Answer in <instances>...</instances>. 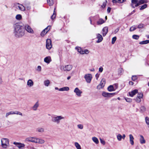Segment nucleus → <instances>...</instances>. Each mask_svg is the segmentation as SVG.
Instances as JSON below:
<instances>
[{
    "instance_id": "nucleus-1",
    "label": "nucleus",
    "mask_w": 149,
    "mask_h": 149,
    "mask_svg": "<svg viewBox=\"0 0 149 149\" xmlns=\"http://www.w3.org/2000/svg\"><path fill=\"white\" fill-rule=\"evenodd\" d=\"M13 34L16 38H20L25 34V29L24 27L18 23L13 25Z\"/></svg>"
},
{
    "instance_id": "nucleus-2",
    "label": "nucleus",
    "mask_w": 149,
    "mask_h": 149,
    "mask_svg": "<svg viewBox=\"0 0 149 149\" xmlns=\"http://www.w3.org/2000/svg\"><path fill=\"white\" fill-rule=\"evenodd\" d=\"M52 121L53 123H56L58 124L60 123L61 120L65 118L64 117L61 116H52Z\"/></svg>"
},
{
    "instance_id": "nucleus-3",
    "label": "nucleus",
    "mask_w": 149,
    "mask_h": 149,
    "mask_svg": "<svg viewBox=\"0 0 149 149\" xmlns=\"http://www.w3.org/2000/svg\"><path fill=\"white\" fill-rule=\"evenodd\" d=\"M25 30H26L28 33L33 34L34 31L31 27L28 24H25L24 26Z\"/></svg>"
},
{
    "instance_id": "nucleus-4",
    "label": "nucleus",
    "mask_w": 149,
    "mask_h": 149,
    "mask_svg": "<svg viewBox=\"0 0 149 149\" xmlns=\"http://www.w3.org/2000/svg\"><path fill=\"white\" fill-rule=\"evenodd\" d=\"M9 143V140L7 139L3 138L1 140V143L2 147L6 148Z\"/></svg>"
},
{
    "instance_id": "nucleus-5",
    "label": "nucleus",
    "mask_w": 149,
    "mask_h": 149,
    "mask_svg": "<svg viewBox=\"0 0 149 149\" xmlns=\"http://www.w3.org/2000/svg\"><path fill=\"white\" fill-rule=\"evenodd\" d=\"M72 68V66L70 65H65L64 67L63 66H61V69L62 70L63 69V70L65 71H69L71 70Z\"/></svg>"
},
{
    "instance_id": "nucleus-6",
    "label": "nucleus",
    "mask_w": 149,
    "mask_h": 149,
    "mask_svg": "<svg viewBox=\"0 0 149 149\" xmlns=\"http://www.w3.org/2000/svg\"><path fill=\"white\" fill-rule=\"evenodd\" d=\"M46 48L49 50L51 49L52 47V41L49 39H47L46 40Z\"/></svg>"
},
{
    "instance_id": "nucleus-7",
    "label": "nucleus",
    "mask_w": 149,
    "mask_h": 149,
    "mask_svg": "<svg viewBox=\"0 0 149 149\" xmlns=\"http://www.w3.org/2000/svg\"><path fill=\"white\" fill-rule=\"evenodd\" d=\"M105 83V79L104 78L102 79L100 84L97 86V88L98 89H100L102 88L104 86Z\"/></svg>"
},
{
    "instance_id": "nucleus-8",
    "label": "nucleus",
    "mask_w": 149,
    "mask_h": 149,
    "mask_svg": "<svg viewBox=\"0 0 149 149\" xmlns=\"http://www.w3.org/2000/svg\"><path fill=\"white\" fill-rule=\"evenodd\" d=\"M92 78V75L90 74H87L84 76V78L85 79L86 81L88 83L91 82Z\"/></svg>"
},
{
    "instance_id": "nucleus-9",
    "label": "nucleus",
    "mask_w": 149,
    "mask_h": 149,
    "mask_svg": "<svg viewBox=\"0 0 149 149\" xmlns=\"http://www.w3.org/2000/svg\"><path fill=\"white\" fill-rule=\"evenodd\" d=\"M74 92L75 93L77 97H79L81 96L82 91L80 90L78 88H76L74 91Z\"/></svg>"
},
{
    "instance_id": "nucleus-10",
    "label": "nucleus",
    "mask_w": 149,
    "mask_h": 149,
    "mask_svg": "<svg viewBox=\"0 0 149 149\" xmlns=\"http://www.w3.org/2000/svg\"><path fill=\"white\" fill-rule=\"evenodd\" d=\"M13 144L15 145L17 147L20 149H23L25 146V145L24 144L16 142H14Z\"/></svg>"
},
{
    "instance_id": "nucleus-11",
    "label": "nucleus",
    "mask_w": 149,
    "mask_h": 149,
    "mask_svg": "<svg viewBox=\"0 0 149 149\" xmlns=\"http://www.w3.org/2000/svg\"><path fill=\"white\" fill-rule=\"evenodd\" d=\"M36 139L37 138L30 137L26 138L25 139V141L27 142H30L36 143Z\"/></svg>"
},
{
    "instance_id": "nucleus-12",
    "label": "nucleus",
    "mask_w": 149,
    "mask_h": 149,
    "mask_svg": "<svg viewBox=\"0 0 149 149\" xmlns=\"http://www.w3.org/2000/svg\"><path fill=\"white\" fill-rule=\"evenodd\" d=\"M39 105L38 102H37L34 105L31 107L32 109L34 111H36Z\"/></svg>"
},
{
    "instance_id": "nucleus-13",
    "label": "nucleus",
    "mask_w": 149,
    "mask_h": 149,
    "mask_svg": "<svg viewBox=\"0 0 149 149\" xmlns=\"http://www.w3.org/2000/svg\"><path fill=\"white\" fill-rule=\"evenodd\" d=\"M108 28L107 27H104L102 29V34L103 36H105L108 32Z\"/></svg>"
},
{
    "instance_id": "nucleus-14",
    "label": "nucleus",
    "mask_w": 149,
    "mask_h": 149,
    "mask_svg": "<svg viewBox=\"0 0 149 149\" xmlns=\"http://www.w3.org/2000/svg\"><path fill=\"white\" fill-rule=\"evenodd\" d=\"M146 3L145 1L144 0H140L139 2H138V1L137 2H136V3H134L135 4V6H134L135 7H137L139 6V5L145 3Z\"/></svg>"
},
{
    "instance_id": "nucleus-15",
    "label": "nucleus",
    "mask_w": 149,
    "mask_h": 149,
    "mask_svg": "<svg viewBox=\"0 0 149 149\" xmlns=\"http://www.w3.org/2000/svg\"><path fill=\"white\" fill-rule=\"evenodd\" d=\"M17 4L18 5L17 6V8L19 9V10L22 11H24L25 10V8L24 6L18 3Z\"/></svg>"
},
{
    "instance_id": "nucleus-16",
    "label": "nucleus",
    "mask_w": 149,
    "mask_h": 149,
    "mask_svg": "<svg viewBox=\"0 0 149 149\" xmlns=\"http://www.w3.org/2000/svg\"><path fill=\"white\" fill-rule=\"evenodd\" d=\"M138 92V90L135 89L133 91H131V92H129V95L132 97H133L134 95L136 94Z\"/></svg>"
},
{
    "instance_id": "nucleus-17",
    "label": "nucleus",
    "mask_w": 149,
    "mask_h": 149,
    "mask_svg": "<svg viewBox=\"0 0 149 149\" xmlns=\"http://www.w3.org/2000/svg\"><path fill=\"white\" fill-rule=\"evenodd\" d=\"M44 61L47 64L49 63L51 61L52 59L50 56L46 57L44 59Z\"/></svg>"
},
{
    "instance_id": "nucleus-18",
    "label": "nucleus",
    "mask_w": 149,
    "mask_h": 149,
    "mask_svg": "<svg viewBox=\"0 0 149 149\" xmlns=\"http://www.w3.org/2000/svg\"><path fill=\"white\" fill-rule=\"evenodd\" d=\"M97 38L98 40L97 41V43H100L103 40V38L102 36L100 34H97Z\"/></svg>"
},
{
    "instance_id": "nucleus-19",
    "label": "nucleus",
    "mask_w": 149,
    "mask_h": 149,
    "mask_svg": "<svg viewBox=\"0 0 149 149\" xmlns=\"http://www.w3.org/2000/svg\"><path fill=\"white\" fill-rule=\"evenodd\" d=\"M36 141V143H38L41 144H43L45 142V141L44 140L39 138H37Z\"/></svg>"
},
{
    "instance_id": "nucleus-20",
    "label": "nucleus",
    "mask_w": 149,
    "mask_h": 149,
    "mask_svg": "<svg viewBox=\"0 0 149 149\" xmlns=\"http://www.w3.org/2000/svg\"><path fill=\"white\" fill-rule=\"evenodd\" d=\"M129 136L130 143L132 145H133L134 144V138L131 134H130Z\"/></svg>"
},
{
    "instance_id": "nucleus-21",
    "label": "nucleus",
    "mask_w": 149,
    "mask_h": 149,
    "mask_svg": "<svg viewBox=\"0 0 149 149\" xmlns=\"http://www.w3.org/2000/svg\"><path fill=\"white\" fill-rule=\"evenodd\" d=\"M36 131L40 133H42L45 132V130L43 127H39L36 129Z\"/></svg>"
},
{
    "instance_id": "nucleus-22",
    "label": "nucleus",
    "mask_w": 149,
    "mask_h": 149,
    "mask_svg": "<svg viewBox=\"0 0 149 149\" xmlns=\"http://www.w3.org/2000/svg\"><path fill=\"white\" fill-rule=\"evenodd\" d=\"M113 94H115V93H109L105 92H103L102 93V95L105 97H109L110 95H112Z\"/></svg>"
},
{
    "instance_id": "nucleus-23",
    "label": "nucleus",
    "mask_w": 149,
    "mask_h": 149,
    "mask_svg": "<svg viewBox=\"0 0 149 149\" xmlns=\"http://www.w3.org/2000/svg\"><path fill=\"white\" fill-rule=\"evenodd\" d=\"M33 85V81L31 79H29L27 81V85L29 87H31Z\"/></svg>"
},
{
    "instance_id": "nucleus-24",
    "label": "nucleus",
    "mask_w": 149,
    "mask_h": 149,
    "mask_svg": "<svg viewBox=\"0 0 149 149\" xmlns=\"http://www.w3.org/2000/svg\"><path fill=\"white\" fill-rule=\"evenodd\" d=\"M140 141L141 144L145 143H146V141L143 136L142 135H140Z\"/></svg>"
},
{
    "instance_id": "nucleus-25",
    "label": "nucleus",
    "mask_w": 149,
    "mask_h": 149,
    "mask_svg": "<svg viewBox=\"0 0 149 149\" xmlns=\"http://www.w3.org/2000/svg\"><path fill=\"white\" fill-rule=\"evenodd\" d=\"M69 88L68 87H65L60 88H59V91H68Z\"/></svg>"
},
{
    "instance_id": "nucleus-26",
    "label": "nucleus",
    "mask_w": 149,
    "mask_h": 149,
    "mask_svg": "<svg viewBox=\"0 0 149 149\" xmlns=\"http://www.w3.org/2000/svg\"><path fill=\"white\" fill-rule=\"evenodd\" d=\"M75 49L77 50L78 52L81 54H84L83 50H82L81 48L79 47H76Z\"/></svg>"
},
{
    "instance_id": "nucleus-27",
    "label": "nucleus",
    "mask_w": 149,
    "mask_h": 149,
    "mask_svg": "<svg viewBox=\"0 0 149 149\" xmlns=\"http://www.w3.org/2000/svg\"><path fill=\"white\" fill-rule=\"evenodd\" d=\"M108 90L109 91L111 92L115 91V89H114V87H113V86L111 85L108 87Z\"/></svg>"
},
{
    "instance_id": "nucleus-28",
    "label": "nucleus",
    "mask_w": 149,
    "mask_h": 149,
    "mask_svg": "<svg viewBox=\"0 0 149 149\" xmlns=\"http://www.w3.org/2000/svg\"><path fill=\"white\" fill-rule=\"evenodd\" d=\"M105 22V21L102 19H100L97 22V24L98 25L101 24Z\"/></svg>"
},
{
    "instance_id": "nucleus-29",
    "label": "nucleus",
    "mask_w": 149,
    "mask_h": 149,
    "mask_svg": "<svg viewBox=\"0 0 149 149\" xmlns=\"http://www.w3.org/2000/svg\"><path fill=\"white\" fill-rule=\"evenodd\" d=\"M47 3L50 6H52L54 3V0H47Z\"/></svg>"
},
{
    "instance_id": "nucleus-30",
    "label": "nucleus",
    "mask_w": 149,
    "mask_h": 149,
    "mask_svg": "<svg viewBox=\"0 0 149 149\" xmlns=\"http://www.w3.org/2000/svg\"><path fill=\"white\" fill-rule=\"evenodd\" d=\"M138 0H132L131 1V6L132 7L134 8H135V6H134V3H136V2H137Z\"/></svg>"
},
{
    "instance_id": "nucleus-31",
    "label": "nucleus",
    "mask_w": 149,
    "mask_h": 149,
    "mask_svg": "<svg viewBox=\"0 0 149 149\" xmlns=\"http://www.w3.org/2000/svg\"><path fill=\"white\" fill-rule=\"evenodd\" d=\"M149 43V40H147L140 42L139 44L141 45L146 44Z\"/></svg>"
},
{
    "instance_id": "nucleus-32",
    "label": "nucleus",
    "mask_w": 149,
    "mask_h": 149,
    "mask_svg": "<svg viewBox=\"0 0 149 149\" xmlns=\"http://www.w3.org/2000/svg\"><path fill=\"white\" fill-rule=\"evenodd\" d=\"M74 145L77 149H81V146L78 143L75 142L74 143Z\"/></svg>"
},
{
    "instance_id": "nucleus-33",
    "label": "nucleus",
    "mask_w": 149,
    "mask_h": 149,
    "mask_svg": "<svg viewBox=\"0 0 149 149\" xmlns=\"http://www.w3.org/2000/svg\"><path fill=\"white\" fill-rule=\"evenodd\" d=\"M92 140L96 144H98L99 143V141L98 139L96 137H94L92 138Z\"/></svg>"
},
{
    "instance_id": "nucleus-34",
    "label": "nucleus",
    "mask_w": 149,
    "mask_h": 149,
    "mask_svg": "<svg viewBox=\"0 0 149 149\" xmlns=\"http://www.w3.org/2000/svg\"><path fill=\"white\" fill-rule=\"evenodd\" d=\"M50 84V81L49 80H47L44 81V84L46 86H49Z\"/></svg>"
},
{
    "instance_id": "nucleus-35",
    "label": "nucleus",
    "mask_w": 149,
    "mask_h": 149,
    "mask_svg": "<svg viewBox=\"0 0 149 149\" xmlns=\"http://www.w3.org/2000/svg\"><path fill=\"white\" fill-rule=\"evenodd\" d=\"M15 18L17 20H20L22 19V16L20 14H18L16 15Z\"/></svg>"
},
{
    "instance_id": "nucleus-36",
    "label": "nucleus",
    "mask_w": 149,
    "mask_h": 149,
    "mask_svg": "<svg viewBox=\"0 0 149 149\" xmlns=\"http://www.w3.org/2000/svg\"><path fill=\"white\" fill-rule=\"evenodd\" d=\"M146 108L144 106H142L141 107L140 109V111L142 112H143L146 111Z\"/></svg>"
},
{
    "instance_id": "nucleus-37",
    "label": "nucleus",
    "mask_w": 149,
    "mask_h": 149,
    "mask_svg": "<svg viewBox=\"0 0 149 149\" xmlns=\"http://www.w3.org/2000/svg\"><path fill=\"white\" fill-rule=\"evenodd\" d=\"M14 114V111H11L7 113L6 115V117H7L8 116L10 115Z\"/></svg>"
},
{
    "instance_id": "nucleus-38",
    "label": "nucleus",
    "mask_w": 149,
    "mask_h": 149,
    "mask_svg": "<svg viewBox=\"0 0 149 149\" xmlns=\"http://www.w3.org/2000/svg\"><path fill=\"white\" fill-rule=\"evenodd\" d=\"M147 6L146 4H144L141 6L140 8V10H143L147 8Z\"/></svg>"
},
{
    "instance_id": "nucleus-39",
    "label": "nucleus",
    "mask_w": 149,
    "mask_h": 149,
    "mask_svg": "<svg viewBox=\"0 0 149 149\" xmlns=\"http://www.w3.org/2000/svg\"><path fill=\"white\" fill-rule=\"evenodd\" d=\"M117 139L119 141H120L121 140L122 136L120 134H118L117 136Z\"/></svg>"
},
{
    "instance_id": "nucleus-40",
    "label": "nucleus",
    "mask_w": 149,
    "mask_h": 149,
    "mask_svg": "<svg viewBox=\"0 0 149 149\" xmlns=\"http://www.w3.org/2000/svg\"><path fill=\"white\" fill-rule=\"evenodd\" d=\"M47 33L45 30L44 29L41 33V36H43Z\"/></svg>"
},
{
    "instance_id": "nucleus-41",
    "label": "nucleus",
    "mask_w": 149,
    "mask_h": 149,
    "mask_svg": "<svg viewBox=\"0 0 149 149\" xmlns=\"http://www.w3.org/2000/svg\"><path fill=\"white\" fill-rule=\"evenodd\" d=\"M132 38L134 39L138 40L139 38V36L138 35H134L132 36Z\"/></svg>"
},
{
    "instance_id": "nucleus-42",
    "label": "nucleus",
    "mask_w": 149,
    "mask_h": 149,
    "mask_svg": "<svg viewBox=\"0 0 149 149\" xmlns=\"http://www.w3.org/2000/svg\"><path fill=\"white\" fill-rule=\"evenodd\" d=\"M143 93H140L138 94L137 97H138L139 98L141 99L143 98Z\"/></svg>"
},
{
    "instance_id": "nucleus-43",
    "label": "nucleus",
    "mask_w": 149,
    "mask_h": 149,
    "mask_svg": "<svg viewBox=\"0 0 149 149\" xmlns=\"http://www.w3.org/2000/svg\"><path fill=\"white\" fill-rule=\"evenodd\" d=\"M36 70L38 72H40L41 71V66L38 65L37 66Z\"/></svg>"
},
{
    "instance_id": "nucleus-44",
    "label": "nucleus",
    "mask_w": 149,
    "mask_h": 149,
    "mask_svg": "<svg viewBox=\"0 0 149 149\" xmlns=\"http://www.w3.org/2000/svg\"><path fill=\"white\" fill-rule=\"evenodd\" d=\"M116 40V37H114L112 39L111 43L113 44H114Z\"/></svg>"
},
{
    "instance_id": "nucleus-45",
    "label": "nucleus",
    "mask_w": 149,
    "mask_h": 149,
    "mask_svg": "<svg viewBox=\"0 0 149 149\" xmlns=\"http://www.w3.org/2000/svg\"><path fill=\"white\" fill-rule=\"evenodd\" d=\"M14 114H16L17 115H20L22 116V114L20 112L17 111H14Z\"/></svg>"
},
{
    "instance_id": "nucleus-46",
    "label": "nucleus",
    "mask_w": 149,
    "mask_h": 149,
    "mask_svg": "<svg viewBox=\"0 0 149 149\" xmlns=\"http://www.w3.org/2000/svg\"><path fill=\"white\" fill-rule=\"evenodd\" d=\"M107 3V0H106L105 1V2L103 3L101 7H102V8H104L105 7Z\"/></svg>"
},
{
    "instance_id": "nucleus-47",
    "label": "nucleus",
    "mask_w": 149,
    "mask_h": 149,
    "mask_svg": "<svg viewBox=\"0 0 149 149\" xmlns=\"http://www.w3.org/2000/svg\"><path fill=\"white\" fill-rule=\"evenodd\" d=\"M51 28V26H48L44 29L47 32Z\"/></svg>"
},
{
    "instance_id": "nucleus-48",
    "label": "nucleus",
    "mask_w": 149,
    "mask_h": 149,
    "mask_svg": "<svg viewBox=\"0 0 149 149\" xmlns=\"http://www.w3.org/2000/svg\"><path fill=\"white\" fill-rule=\"evenodd\" d=\"M136 28L134 26H133L130 27V30L131 31H132L136 29Z\"/></svg>"
},
{
    "instance_id": "nucleus-49",
    "label": "nucleus",
    "mask_w": 149,
    "mask_h": 149,
    "mask_svg": "<svg viewBox=\"0 0 149 149\" xmlns=\"http://www.w3.org/2000/svg\"><path fill=\"white\" fill-rule=\"evenodd\" d=\"M137 78V77L135 75L133 76L132 77V80L133 81H134L136 80Z\"/></svg>"
},
{
    "instance_id": "nucleus-50",
    "label": "nucleus",
    "mask_w": 149,
    "mask_h": 149,
    "mask_svg": "<svg viewBox=\"0 0 149 149\" xmlns=\"http://www.w3.org/2000/svg\"><path fill=\"white\" fill-rule=\"evenodd\" d=\"M77 127L78 128L80 129H82L83 128V126L82 124H79L77 125Z\"/></svg>"
},
{
    "instance_id": "nucleus-51",
    "label": "nucleus",
    "mask_w": 149,
    "mask_h": 149,
    "mask_svg": "<svg viewBox=\"0 0 149 149\" xmlns=\"http://www.w3.org/2000/svg\"><path fill=\"white\" fill-rule=\"evenodd\" d=\"M125 99L127 102H130L132 101V100L130 98H125Z\"/></svg>"
},
{
    "instance_id": "nucleus-52",
    "label": "nucleus",
    "mask_w": 149,
    "mask_h": 149,
    "mask_svg": "<svg viewBox=\"0 0 149 149\" xmlns=\"http://www.w3.org/2000/svg\"><path fill=\"white\" fill-rule=\"evenodd\" d=\"M83 53L84 54H88L89 52L88 50L87 49H85L84 51L83 50Z\"/></svg>"
},
{
    "instance_id": "nucleus-53",
    "label": "nucleus",
    "mask_w": 149,
    "mask_h": 149,
    "mask_svg": "<svg viewBox=\"0 0 149 149\" xmlns=\"http://www.w3.org/2000/svg\"><path fill=\"white\" fill-rule=\"evenodd\" d=\"M112 86H113V87H114V89H115V90L118 88V84H113Z\"/></svg>"
},
{
    "instance_id": "nucleus-54",
    "label": "nucleus",
    "mask_w": 149,
    "mask_h": 149,
    "mask_svg": "<svg viewBox=\"0 0 149 149\" xmlns=\"http://www.w3.org/2000/svg\"><path fill=\"white\" fill-rule=\"evenodd\" d=\"M56 14L54 13V12L53 13V15L51 16V18L52 19H54L55 17H56Z\"/></svg>"
},
{
    "instance_id": "nucleus-55",
    "label": "nucleus",
    "mask_w": 149,
    "mask_h": 149,
    "mask_svg": "<svg viewBox=\"0 0 149 149\" xmlns=\"http://www.w3.org/2000/svg\"><path fill=\"white\" fill-rule=\"evenodd\" d=\"M100 141L101 143H102L103 145H104L105 144V141L103 140L102 139H100Z\"/></svg>"
},
{
    "instance_id": "nucleus-56",
    "label": "nucleus",
    "mask_w": 149,
    "mask_h": 149,
    "mask_svg": "<svg viewBox=\"0 0 149 149\" xmlns=\"http://www.w3.org/2000/svg\"><path fill=\"white\" fill-rule=\"evenodd\" d=\"M136 101L137 102H140L141 101V99L139 98L138 97H137L135 99Z\"/></svg>"
},
{
    "instance_id": "nucleus-57",
    "label": "nucleus",
    "mask_w": 149,
    "mask_h": 149,
    "mask_svg": "<svg viewBox=\"0 0 149 149\" xmlns=\"http://www.w3.org/2000/svg\"><path fill=\"white\" fill-rule=\"evenodd\" d=\"M103 69L102 67H100L99 69V71L100 72H102L103 71Z\"/></svg>"
},
{
    "instance_id": "nucleus-58",
    "label": "nucleus",
    "mask_w": 149,
    "mask_h": 149,
    "mask_svg": "<svg viewBox=\"0 0 149 149\" xmlns=\"http://www.w3.org/2000/svg\"><path fill=\"white\" fill-rule=\"evenodd\" d=\"M135 10H134L131 13H129L128 15V16H130L131 15H132L135 12Z\"/></svg>"
},
{
    "instance_id": "nucleus-59",
    "label": "nucleus",
    "mask_w": 149,
    "mask_h": 149,
    "mask_svg": "<svg viewBox=\"0 0 149 149\" xmlns=\"http://www.w3.org/2000/svg\"><path fill=\"white\" fill-rule=\"evenodd\" d=\"M143 26V24H140L138 25V27L139 29L141 28H142Z\"/></svg>"
},
{
    "instance_id": "nucleus-60",
    "label": "nucleus",
    "mask_w": 149,
    "mask_h": 149,
    "mask_svg": "<svg viewBox=\"0 0 149 149\" xmlns=\"http://www.w3.org/2000/svg\"><path fill=\"white\" fill-rule=\"evenodd\" d=\"M100 76V74L97 73L95 75L96 79L97 80L99 77V76Z\"/></svg>"
},
{
    "instance_id": "nucleus-61",
    "label": "nucleus",
    "mask_w": 149,
    "mask_h": 149,
    "mask_svg": "<svg viewBox=\"0 0 149 149\" xmlns=\"http://www.w3.org/2000/svg\"><path fill=\"white\" fill-rule=\"evenodd\" d=\"M118 3H122L123 2L126 0H118Z\"/></svg>"
},
{
    "instance_id": "nucleus-62",
    "label": "nucleus",
    "mask_w": 149,
    "mask_h": 149,
    "mask_svg": "<svg viewBox=\"0 0 149 149\" xmlns=\"http://www.w3.org/2000/svg\"><path fill=\"white\" fill-rule=\"evenodd\" d=\"M26 8L27 9V10H30L31 8V7L30 6H29V5H28V6H27L26 7Z\"/></svg>"
},
{
    "instance_id": "nucleus-63",
    "label": "nucleus",
    "mask_w": 149,
    "mask_h": 149,
    "mask_svg": "<svg viewBox=\"0 0 149 149\" xmlns=\"http://www.w3.org/2000/svg\"><path fill=\"white\" fill-rule=\"evenodd\" d=\"M111 10V8L110 7H108L107 9V11L108 13L110 12Z\"/></svg>"
},
{
    "instance_id": "nucleus-64",
    "label": "nucleus",
    "mask_w": 149,
    "mask_h": 149,
    "mask_svg": "<svg viewBox=\"0 0 149 149\" xmlns=\"http://www.w3.org/2000/svg\"><path fill=\"white\" fill-rule=\"evenodd\" d=\"M123 72V69L122 68H119V72H120V73Z\"/></svg>"
}]
</instances>
